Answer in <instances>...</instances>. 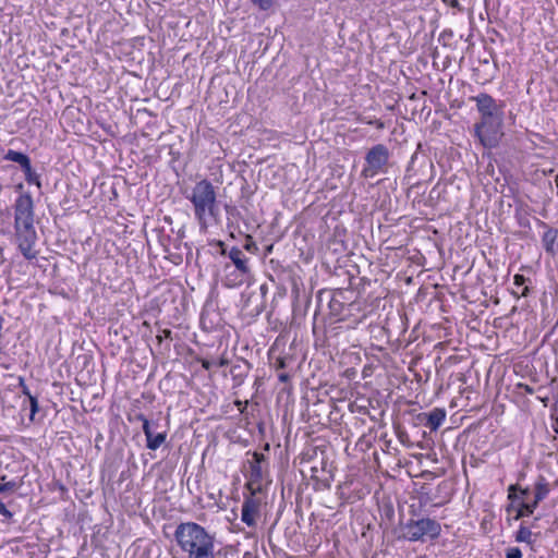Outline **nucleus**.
Masks as SVG:
<instances>
[{"label":"nucleus","mask_w":558,"mask_h":558,"mask_svg":"<svg viewBox=\"0 0 558 558\" xmlns=\"http://www.w3.org/2000/svg\"><path fill=\"white\" fill-rule=\"evenodd\" d=\"M12 209L14 218L12 242L25 259H36L39 254L36 250L38 234L35 228V205L32 195L27 192L20 194Z\"/></svg>","instance_id":"nucleus-1"},{"label":"nucleus","mask_w":558,"mask_h":558,"mask_svg":"<svg viewBox=\"0 0 558 558\" xmlns=\"http://www.w3.org/2000/svg\"><path fill=\"white\" fill-rule=\"evenodd\" d=\"M174 539L186 558H216L215 535L196 522H181Z\"/></svg>","instance_id":"nucleus-2"},{"label":"nucleus","mask_w":558,"mask_h":558,"mask_svg":"<svg viewBox=\"0 0 558 558\" xmlns=\"http://www.w3.org/2000/svg\"><path fill=\"white\" fill-rule=\"evenodd\" d=\"M186 198L193 205L194 217L201 229H207L208 219L217 220L219 217L217 193L209 180L196 182Z\"/></svg>","instance_id":"nucleus-3"},{"label":"nucleus","mask_w":558,"mask_h":558,"mask_svg":"<svg viewBox=\"0 0 558 558\" xmlns=\"http://www.w3.org/2000/svg\"><path fill=\"white\" fill-rule=\"evenodd\" d=\"M474 136L485 148L492 149L497 147L504 136L502 116L480 119L474 124Z\"/></svg>","instance_id":"nucleus-4"},{"label":"nucleus","mask_w":558,"mask_h":558,"mask_svg":"<svg viewBox=\"0 0 558 558\" xmlns=\"http://www.w3.org/2000/svg\"><path fill=\"white\" fill-rule=\"evenodd\" d=\"M404 538L410 542H423L424 537L427 536L430 539H435L440 535L441 526L433 519L423 518L418 520L410 519L403 526Z\"/></svg>","instance_id":"nucleus-5"},{"label":"nucleus","mask_w":558,"mask_h":558,"mask_svg":"<svg viewBox=\"0 0 558 558\" xmlns=\"http://www.w3.org/2000/svg\"><path fill=\"white\" fill-rule=\"evenodd\" d=\"M390 153L384 144H376L368 149L365 156L366 166L362 170L364 178H374L376 174L384 171L385 166L388 163Z\"/></svg>","instance_id":"nucleus-6"},{"label":"nucleus","mask_w":558,"mask_h":558,"mask_svg":"<svg viewBox=\"0 0 558 558\" xmlns=\"http://www.w3.org/2000/svg\"><path fill=\"white\" fill-rule=\"evenodd\" d=\"M347 293L348 291L342 289L327 293L329 313L337 322H347L350 319V313H345V305L349 301Z\"/></svg>","instance_id":"nucleus-7"},{"label":"nucleus","mask_w":558,"mask_h":558,"mask_svg":"<svg viewBox=\"0 0 558 558\" xmlns=\"http://www.w3.org/2000/svg\"><path fill=\"white\" fill-rule=\"evenodd\" d=\"M266 461V458L263 453L254 451L252 453V459L247 460L248 465V482L246 484V488L254 493L260 490V482L263 480L264 471L263 463Z\"/></svg>","instance_id":"nucleus-8"},{"label":"nucleus","mask_w":558,"mask_h":558,"mask_svg":"<svg viewBox=\"0 0 558 558\" xmlns=\"http://www.w3.org/2000/svg\"><path fill=\"white\" fill-rule=\"evenodd\" d=\"M470 100L475 102L481 119L502 116L496 100L489 94L481 93L471 97Z\"/></svg>","instance_id":"nucleus-9"},{"label":"nucleus","mask_w":558,"mask_h":558,"mask_svg":"<svg viewBox=\"0 0 558 558\" xmlns=\"http://www.w3.org/2000/svg\"><path fill=\"white\" fill-rule=\"evenodd\" d=\"M256 493H252L247 496L242 505L241 510V520L244 522L247 526H255L256 519L259 517V509L262 506L260 498L255 496Z\"/></svg>","instance_id":"nucleus-10"},{"label":"nucleus","mask_w":558,"mask_h":558,"mask_svg":"<svg viewBox=\"0 0 558 558\" xmlns=\"http://www.w3.org/2000/svg\"><path fill=\"white\" fill-rule=\"evenodd\" d=\"M328 468L327 461L324 459L320 460V465H312L311 466V478L316 482L319 488L329 489L331 482L333 481V475L330 469Z\"/></svg>","instance_id":"nucleus-11"},{"label":"nucleus","mask_w":558,"mask_h":558,"mask_svg":"<svg viewBox=\"0 0 558 558\" xmlns=\"http://www.w3.org/2000/svg\"><path fill=\"white\" fill-rule=\"evenodd\" d=\"M417 418L421 423L425 422L432 432L437 430L446 418V410L442 408H434L428 413H420Z\"/></svg>","instance_id":"nucleus-12"},{"label":"nucleus","mask_w":558,"mask_h":558,"mask_svg":"<svg viewBox=\"0 0 558 558\" xmlns=\"http://www.w3.org/2000/svg\"><path fill=\"white\" fill-rule=\"evenodd\" d=\"M228 257L232 262L234 269L239 270V276L251 275L248 258L241 248L236 246L231 247V250L228 253Z\"/></svg>","instance_id":"nucleus-13"},{"label":"nucleus","mask_w":558,"mask_h":558,"mask_svg":"<svg viewBox=\"0 0 558 558\" xmlns=\"http://www.w3.org/2000/svg\"><path fill=\"white\" fill-rule=\"evenodd\" d=\"M541 226L547 228L542 236V244L547 254L556 255L558 253V229L548 228L544 221H539Z\"/></svg>","instance_id":"nucleus-14"},{"label":"nucleus","mask_w":558,"mask_h":558,"mask_svg":"<svg viewBox=\"0 0 558 558\" xmlns=\"http://www.w3.org/2000/svg\"><path fill=\"white\" fill-rule=\"evenodd\" d=\"M251 364L247 361L240 360L231 366L230 374L233 380V387H240L248 375Z\"/></svg>","instance_id":"nucleus-15"},{"label":"nucleus","mask_w":558,"mask_h":558,"mask_svg":"<svg viewBox=\"0 0 558 558\" xmlns=\"http://www.w3.org/2000/svg\"><path fill=\"white\" fill-rule=\"evenodd\" d=\"M345 313H350V319H348V322L354 326L362 323L367 316L364 311V302L362 301H348Z\"/></svg>","instance_id":"nucleus-16"},{"label":"nucleus","mask_w":558,"mask_h":558,"mask_svg":"<svg viewBox=\"0 0 558 558\" xmlns=\"http://www.w3.org/2000/svg\"><path fill=\"white\" fill-rule=\"evenodd\" d=\"M231 268H232V266L230 264H226L225 268H223L226 276H225L222 282L228 288L239 287V286L243 284L246 281V279L250 277V276H239V270H236V269L231 270Z\"/></svg>","instance_id":"nucleus-17"},{"label":"nucleus","mask_w":558,"mask_h":558,"mask_svg":"<svg viewBox=\"0 0 558 558\" xmlns=\"http://www.w3.org/2000/svg\"><path fill=\"white\" fill-rule=\"evenodd\" d=\"M530 494V488H522L519 484H512L508 487V499L511 500V505L507 508L510 512V508L514 507V504L519 500H524V497Z\"/></svg>","instance_id":"nucleus-18"},{"label":"nucleus","mask_w":558,"mask_h":558,"mask_svg":"<svg viewBox=\"0 0 558 558\" xmlns=\"http://www.w3.org/2000/svg\"><path fill=\"white\" fill-rule=\"evenodd\" d=\"M420 148H421V144L417 145V149L412 155L411 160L407 167L405 179H408L409 181H411L416 175L417 169L415 168V165L417 161H420V159H421V162H420L421 166H424L427 162H429L425 156H422V157L418 156Z\"/></svg>","instance_id":"nucleus-19"},{"label":"nucleus","mask_w":558,"mask_h":558,"mask_svg":"<svg viewBox=\"0 0 558 558\" xmlns=\"http://www.w3.org/2000/svg\"><path fill=\"white\" fill-rule=\"evenodd\" d=\"M450 485L447 481L440 482L433 496H438L434 507H441L450 500Z\"/></svg>","instance_id":"nucleus-20"},{"label":"nucleus","mask_w":558,"mask_h":558,"mask_svg":"<svg viewBox=\"0 0 558 558\" xmlns=\"http://www.w3.org/2000/svg\"><path fill=\"white\" fill-rule=\"evenodd\" d=\"M550 493V485L545 476L539 475L534 484L536 501H543Z\"/></svg>","instance_id":"nucleus-21"},{"label":"nucleus","mask_w":558,"mask_h":558,"mask_svg":"<svg viewBox=\"0 0 558 558\" xmlns=\"http://www.w3.org/2000/svg\"><path fill=\"white\" fill-rule=\"evenodd\" d=\"M533 533L531 531V527L526 525V523L523 521L519 530L515 532L514 539L518 543H526L529 545H532L534 543V539L532 538Z\"/></svg>","instance_id":"nucleus-22"},{"label":"nucleus","mask_w":558,"mask_h":558,"mask_svg":"<svg viewBox=\"0 0 558 558\" xmlns=\"http://www.w3.org/2000/svg\"><path fill=\"white\" fill-rule=\"evenodd\" d=\"M4 159L19 163L21 168L26 167V165L31 162V159L27 155L13 149H9L7 151Z\"/></svg>","instance_id":"nucleus-23"},{"label":"nucleus","mask_w":558,"mask_h":558,"mask_svg":"<svg viewBox=\"0 0 558 558\" xmlns=\"http://www.w3.org/2000/svg\"><path fill=\"white\" fill-rule=\"evenodd\" d=\"M511 510H515V515L513 518L514 520H520L525 517H530L534 513L533 510L526 505V501L524 500L517 501L514 504V507L510 508V511Z\"/></svg>","instance_id":"nucleus-24"},{"label":"nucleus","mask_w":558,"mask_h":558,"mask_svg":"<svg viewBox=\"0 0 558 558\" xmlns=\"http://www.w3.org/2000/svg\"><path fill=\"white\" fill-rule=\"evenodd\" d=\"M146 447L150 450H157L166 440V433L151 434L146 438Z\"/></svg>","instance_id":"nucleus-25"},{"label":"nucleus","mask_w":558,"mask_h":558,"mask_svg":"<svg viewBox=\"0 0 558 558\" xmlns=\"http://www.w3.org/2000/svg\"><path fill=\"white\" fill-rule=\"evenodd\" d=\"M22 170L28 184H36L37 187L41 186L39 174L33 170L31 162L23 167Z\"/></svg>","instance_id":"nucleus-26"},{"label":"nucleus","mask_w":558,"mask_h":558,"mask_svg":"<svg viewBox=\"0 0 558 558\" xmlns=\"http://www.w3.org/2000/svg\"><path fill=\"white\" fill-rule=\"evenodd\" d=\"M27 401L29 403V411H31L29 421L33 422L36 413L39 411L38 398H37V396H29Z\"/></svg>","instance_id":"nucleus-27"},{"label":"nucleus","mask_w":558,"mask_h":558,"mask_svg":"<svg viewBox=\"0 0 558 558\" xmlns=\"http://www.w3.org/2000/svg\"><path fill=\"white\" fill-rule=\"evenodd\" d=\"M437 499H438V496H433L432 493L425 492V493H422L420 496V505L426 506V505L432 504L434 506V504L436 502Z\"/></svg>","instance_id":"nucleus-28"},{"label":"nucleus","mask_w":558,"mask_h":558,"mask_svg":"<svg viewBox=\"0 0 558 558\" xmlns=\"http://www.w3.org/2000/svg\"><path fill=\"white\" fill-rule=\"evenodd\" d=\"M253 4L257 5L260 10L267 11L272 4L274 0H251Z\"/></svg>","instance_id":"nucleus-29"},{"label":"nucleus","mask_w":558,"mask_h":558,"mask_svg":"<svg viewBox=\"0 0 558 558\" xmlns=\"http://www.w3.org/2000/svg\"><path fill=\"white\" fill-rule=\"evenodd\" d=\"M17 488V484L14 481H9L5 483H0V494L7 492H13Z\"/></svg>","instance_id":"nucleus-30"},{"label":"nucleus","mask_w":558,"mask_h":558,"mask_svg":"<svg viewBox=\"0 0 558 558\" xmlns=\"http://www.w3.org/2000/svg\"><path fill=\"white\" fill-rule=\"evenodd\" d=\"M506 558H522V551L519 547H509L506 550Z\"/></svg>","instance_id":"nucleus-31"},{"label":"nucleus","mask_w":558,"mask_h":558,"mask_svg":"<svg viewBox=\"0 0 558 558\" xmlns=\"http://www.w3.org/2000/svg\"><path fill=\"white\" fill-rule=\"evenodd\" d=\"M550 417L555 422L554 429L558 433V401H556L551 407Z\"/></svg>","instance_id":"nucleus-32"},{"label":"nucleus","mask_w":558,"mask_h":558,"mask_svg":"<svg viewBox=\"0 0 558 558\" xmlns=\"http://www.w3.org/2000/svg\"><path fill=\"white\" fill-rule=\"evenodd\" d=\"M19 387L22 390V393L28 399L29 396H33L29 391L28 386L25 383V379L23 377H19Z\"/></svg>","instance_id":"nucleus-33"},{"label":"nucleus","mask_w":558,"mask_h":558,"mask_svg":"<svg viewBox=\"0 0 558 558\" xmlns=\"http://www.w3.org/2000/svg\"><path fill=\"white\" fill-rule=\"evenodd\" d=\"M0 514L5 519L11 520L13 513L7 508L5 504L0 499Z\"/></svg>","instance_id":"nucleus-34"},{"label":"nucleus","mask_w":558,"mask_h":558,"mask_svg":"<svg viewBox=\"0 0 558 558\" xmlns=\"http://www.w3.org/2000/svg\"><path fill=\"white\" fill-rule=\"evenodd\" d=\"M157 340L159 343L162 342L163 339H171V330L170 329H163L160 331L159 335H157Z\"/></svg>","instance_id":"nucleus-35"},{"label":"nucleus","mask_w":558,"mask_h":558,"mask_svg":"<svg viewBox=\"0 0 558 558\" xmlns=\"http://www.w3.org/2000/svg\"><path fill=\"white\" fill-rule=\"evenodd\" d=\"M247 404H248L247 400H245V401L235 400L234 401V405L238 408V410L240 411L241 414L244 413L245 409L247 408Z\"/></svg>","instance_id":"nucleus-36"},{"label":"nucleus","mask_w":558,"mask_h":558,"mask_svg":"<svg viewBox=\"0 0 558 558\" xmlns=\"http://www.w3.org/2000/svg\"><path fill=\"white\" fill-rule=\"evenodd\" d=\"M525 281H526V278L523 275L517 274L513 277V283L517 287L523 286L525 283Z\"/></svg>","instance_id":"nucleus-37"},{"label":"nucleus","mask_w":558,"mask_h":558,"mask_svg":"<svg viewBox=\"0 0 558 558\" xmlns=\"http://www.w3.org/2000/svg\"><path fill=\"white\" fill-rule=\"evenodd\" d=\"M143 432L147 437H149V435L153 434V430H151V423L149 421H144V424H143Z\"/></svg>","instance_id":"nucleus-38"},{"label":"nucleus","mask_w":558,"mask_h":558,"mask_svg":"<svg viewBox=\"0 0 558 558\" xmlns=\"http://www.w3.org/2000/svg\"><path fill=\"white\" fill-rule=\"evenodd\" d=\"M518 387L520 389H522L525 393L527 395H533L534 393V388L529 386V385H525V384H519Z\"/></svg>","instance_id":"nucleus-39"},{"label":"nucleus","mask_w":558,"mask_h":558,"mask_svg":"<svg viewBox=\"0 0 558 558\" xmlns=\"http://www.w3.org/2000/svg\"><path fill=\"white\" fill-rule=\"evenodd\" d=\"M541 501H536V496L534 495V498L532 501H526V505L533 510V512L535 511V509L538 507Z\"/></svg>","instance_id":"nucleus-40"},{"label":"nucleus","mask_w":558,"mask_h":558,"mask_svg":"<svg viewBox=\"0 0 558 558\" xmlns=\"http://www.w3.org/2000/svg\"><path fill=\"white\" fill-rule=\"evenodd\" d=\"M214 365V362H210L208 360H202V367L206 371H209Z\"/></svg>","instance_id":"nucleus-41"},{"label":"nucleus","mask_w":558,"mask_h":558,"mask_svg":"<svg viewBox=\"0 0 558 558\" xmlns=\"http://www.w3.org/2000/svg\"><path fill=\"white\" fill-rule=\"evenodd\" d=\"M278 379L281 381V383H287L289 381L290 379V375L288 373H280L278 375Z\"/></svg>","instance_id":"nucleus-42"},{"label":"nucleus","mask_w":558,"mask_h":558,"mask_svg":"<svg viewBox=\"0 0 558 558\" xmlns=\"http://www.w3.org/2000/svg\"><path fill=\"white\" fill-rule=\"evenodd\" d=\"M445 2H448V4L451 7V8H456V9H460V2L459 0H444Z\"/></svg>","instance_id":"nucleus-43"},{"label":"nucleus","mask_w":558,"mask_h":558,"mask_svg":"<svg viewBox=\"0 0 558 558\" xmlns=\"http://www.w3.org/2000/svg\"><path fill=\"white\" fill-rule=\"evenodd\" d=\"M368 124L375 125L377 129H384L385 124L380 120L369 121Z\"/></svg>","instance_id":"nucleus-44"},{"label":"nucleus","mask_w":558,"mask_h":558,"mask_svg":"<svg viewBox=\"0 0 558 558\" xmlns=\"http://www.w3.org/2000/svg\"><path fill=\"white\" fill-rule=\"evenodd\" d=\"M229 364V360L226 359V357H221L217 363L216 365L219 366V367H223V366H227Z\"/></svg>","instance_id":"nucleus-45"},{"label":"nucleus","mask_w":558,"mask_h":558,"mask_svg":"<svg viewBox=\"0 0 558 558\" xmlns=\"http://www.w3.org/2000/svg\"><path fill=\"white\" fill-rule=\"evenodd\" d=\"M135 420H137V421L142 422L143 424H144V421H148V420L145 417V415H144V414H142V413L136 414V415H135Z\"/></svg>","instance_id":"nucleus-46"},{"label":"nucleus","mask_w":558,"mask_h":558,"mask_svg":"<svg viewBox=\"0 0 558 558\" xmlns=\"http://www.w3.org/2000/svg\"><path fill=\"white\" fill-rule=\"evenodd\" d=\"M537 399L545 405L547 407L548 404V401H549V398L548 397H541L538 396Z\"/></svg>","instance_id":"nucleus-47"},{"label":"nucleus","mask_w":558,"mask_h":558,"mask_svg":"<svg viewBox=\"0 0 558 558\" xmlns=\"http://www.w3.org/2000/svg\"><path fill=\"white\" fill-rule=\"evenodd\" d=\"M284 366H286L284 361H283V360H279V361H278V367H279V368H283Z\"/></svg>","instance_id":"nucleus-48"},{"label":"nucleus","mask_w":558,"mask_h":558,"mask_svg":"<svg viewBox=\"0 0 558 558\" xmlns=\"http://www.w3.org/2000/svg\"><path fill=\"white\" fill-rule=\"evenodd\" d=\"M527 291H529V289H527V287H525V288L523 289V291H522V295H524V296H525V295H526V293H527Z\"/></svg>","instance_id":"nucleus-49"},{"label":"nucleus","mask_w":558,"mask_h":558,"mask_svg":"<svg viewBox=\"0 0 558 558\" xmlns=\"http://www.w3.org/2000/svg\"><path fill=\"white\" fill-rule=\"evenodd\" d=\"M219 244L222 246V251H221V254H226V250L223 248V242H219Z\"/></svg>","instance_id":"nucleus-50"},{"label":"nucleus","mask_w":558,"mask_h":558,"mask_svg":"<svg viewBox=\"0 0 558 558\" xmlns=\"http://www.w3.org/2000/svg\"><path fill=\"white\" fill-rule=\"evenodd\" d=\"M16 187H17L19 190H22V189H23V184H19Z\"/></svg>","instance_id":"nucleus-51"},{"label":"nucleus","mask_w":558,"mask_h":558,"mask_svg":"<svg viewBox=\"0 0 558 558\" xmlns=\"http://www.w3.org/2000/svg\"><path fill=\"white\" fill-rule=\"evenodd\" d=\"M245 248H246V250H250V248H251V244H246V245H245Z\"/></svg>","instance_id":"nucleus-52"},{"label":"nucleus","mask_w":558,"mask_h":558,"mask_svg":"<svg viewBox=\"0 0 558 558\" xmlns=\"http://www.w3.org/2000/svg\"><path fill=\"white\" fill-rule=\"evenodd\" d=\"M319 301H323V293H319Z\"/></svg>","instance_id":"nucleus-53"}]
</instances>
